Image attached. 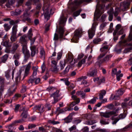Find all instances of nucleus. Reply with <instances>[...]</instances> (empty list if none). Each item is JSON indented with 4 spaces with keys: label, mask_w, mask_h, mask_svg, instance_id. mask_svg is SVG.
Masks as SVG:
<instances>
[{
    "label": "nucleus",
    "mask_w": 132,
    "mask_h": 132,
    "mask_svg": "<svg viewBox=\"0 0 132 132\" xmlns=\"http://www.w3.org/2000/svg\"><path fill=\"white\" fill-rule=\"evenodd\" d=\"M19 42L22 46V52L24 55V61L26 62L30 57V54L27 46V36L24 34L20 37Z\"/></svg>",
    "instance_id": "nucleus-1"
},
{
    "label": "nucleus",
    "mask_w": 132,
    "mask_h": 132,
    "mask_svg": "<svg viewBox=\"0 0 132 132\" xmlns=\"http://www.w3.org/2000/svg\"><path fill=\"white\" fill-rule=\"evenodd\" d=\"M43 0L45 2V3L44 5V6L43 8V10L44 12L45 18V19H46L47 20L49 19L50 17V14L48 12L49 4L48 2H47V4H46L47 0Z\"/></svg>",
    "instance_id": "nucleus-2"
},
{
    "label": "nucleus",
    "mask_w": 132,
    "mask_h": 132,
    "mask_svg": "<svg viewBox=\"0 0 132 132\" xmlns=\"http://www.w3.org/2000/svg\"><path fill=\"white\" fill-rule=\"evenodd\" d=\"M82 32V30L81 28H79L76 30L74 32V34L71 41L74 43H77L79 38L81 37Z\"/></svg>",
    "instance_id": "nucleus-3"
},
{
    "label": "nucleus",
    "mask_w": 132,
    "mask_h": 132,
    "mask_svg": "<svg viewBox=\"0 0 132 132\" xmlns=\"http://www.w3.org/2000/svg\"><path fill=\"white\" fill-rule=\"evenodd\" d=\"M92 0H79L75 1L74 2L73 4H72L70 6V8L72 11H73L75 10L77 8V6L80 4L84 2L89 3Z\"/></svg>",
    "instance_id": "nucleus-4"
},
{
    "label": "nucleus",
    "mask_w": 132,
    "mask_h": 132,
    "mask_svg": "<svg viewBox=\"0 0 132 132\" xmlns=\"http://www.w3.org/2000/svg\"><path fill=\"white\" fill-rule=\"evenodd\" d=\"M96 25V23H94L92 25L91 28L88 30V37L90 39L92 38L95 35Z\"/></svg>",
    "instance_id": "nucleus-5"
},
{
    "label": "nucleus",
    "mask_w": 132,
    "mask_h": 132,
    "mask_svg": "<svg viewBox=\"0 0 132 132\" xmlns=\"http://www.w3.org/2000/svg\"><path fill=\"white\" fill-rule=\"evenodd\" d=\"M119 109H117L116 110V111H111L109 112H101L100 113V115L101 116L106 118H109L111 115L116 114V112Z\"/></svg>",
    "instance_id": "nucleus-6"
},
{
    "label": "nucleus",
    "mask_w": 132,
    "mask_h": 132,
    "mask_svg": "<svg viewBox=\"0 0 132 132\" xmlns=\"http://www.w3.org/2000/svg\"><path fill=\"white\" fill-rule=\"evenodd\" d=\"M116 115L112 117L111 119L112 120H114L112 122V124H116L117 122L120 119H124L125 117V115L122 114H120L118 117L115 118V117Z\"/></svg>",
    "instance_id": "nucleus-7"
},
{
    "label": "nucleus",
    "mask_w": 132,
    "mask_h": 132,
    "mask_svg": "<svg viewBox=\"0 0 132 132\" xmlns=\"http://www.w3.org/2000/svg\"><path fill=\"white\" fill-rule=\"evenodd\" d=\"M97 72V69L92 68L90 69L87 73V75L89 77H94L96 75Z\"/></svg>",
    "instance_id": "nucleus-8"
},
{
    "label": "nucleus",
    "mask_w": 132,
    "mask_h": 132,
    "mask_svg": "<svg viewBox=\"0 0 132 132\" xmlns=\"http://www.w3.org/2000/svg\"><path fill=\"white\" fill-rule=\"evenodd\" d=\"M59 91L57 90L54 93L52 94L51 95V96H52L54 98V102L52 103L53 104H54L58 101L57 98L60 96V95L59 94Z\"/></svg>",
    "instance_id": "nucleus-9"
},
{
    "label": "nucleus",
    "mask_w": 132,
    "mask_h": 132,
    "mask_svg": "<svg viewBox=\"0 0 132 132\" xmlns=\"http://www.w3.org/2000/svg\"><path fill=\"white\" fill-rule=\"evenodd\" d=\"M30 49L31 51V56L33 57H34L36 54L38 52V49L35 46H32L30 47Z\"/></svg>",
    "instance_id": "nucleus-10"
},
{
    "label": "nucleus",
    "mask_w": 132,
    "mask_h": 132,
    "mask_svg": "<svg viewBox=\"0 0 132 132\" xmlns=\"http://www.w3.org/2000/svg\"><path fill=\"white\" fill-rule=\"evenodd\" d=\"M29 108L27 109H25V107H23L22 109H20L19 111L21 112V111H23L21 116L23 118L26 119L27 117V111Z\"/></svg>",
    "instance_id": "nucleus-11"
},
{
    "label": "nucleus",
    "mask_w": 132,
    "mask_h": 132,
    "mask_svg": "<svg viewBox=\"0 0 132 132\" xmlns=\"http://www.w3.org/2000/svg\"><path fill=\"white\" fill-rule=\"evenodd\" d=\"M100 50L102 53L98 56L97 59L98 60L102 58L108 52L109 49L101 48Z\"/></svg>",
    "instance_id": "nucleus-12"
},
{
    "label": "nucleus",
    "mask_w": 132,
    "mask_h": 132,
    "mask_svg": "<svg viewBox=\"0 0 132 132\" xmlns=\"http://www.w3.org/2000/svg\"><path fill=\"white\" fill-rule=\"evenodd\" d=\"M104 10L102 9L101 10L97 9L94 13V16L98 19L100 17L101 15L104 13Z\"/></svg>",
    "instance_id": "nucleus-13"
},
{
    "label": "nucleus",
    "mask_w": 132,
    "mask_h": 132,
    "mask_svg": "<svg viewBox=\"0 0 132 132\" xmlns=\"http://www.w3.org/2000/svg\"><path fill=\"white\" fill-rule=\"evenodd\" d=\"M31 63H29L27 65L25 68L23 78L28 76L30 73Z\"/></svg>",
    "instance_id": "nucleus-14"
},
{
    "label": "nucleus",
    "mask_w": 132,
    "mask_h": 132,
    "mask_svg": "<svg viewBox=\"0 0 132 132\" xmlns=\"http://www.w3.org/2000/svg\"><path fill=\"white\" fill-rule=\"evenodd\" d=\"M65 29L63 27L60 26L59 29L57 31V32L59 35V38H62L63 36L64 33Z\"/></svg>",
    "instance_id": "nucleus-15"
},
{
    "label": "nucleus",
    "mask_w": 132,
    "mask_h": 132,
    "mask_svg": "<svg viewBox=\"0 0 132 132\" xmlns=\"http://www.w3.org/2000/svg\"><path fill=\"white\" fill-rule=\"evenodd\" d=\"M105 80V78L104 77L94 78L93 79L94 82L97 81L98 84L99 85L100 84L104 82Z\"/></svg>",
    "instance_id": "nucleus-16"
},
{
    "label": "nucleus",
    "mask_w": 132,
    "mask_h": 132,
    "mask_svg": "<svg viewBox=\"0 0 132 132\" xmlns=\"http://www.w3.org/2000/svg\"><path fill=\"white\" fill-rule=\"evenodd\" d=\"M9 55L7 54H6L2 56L1 58V61L0 64L2 63H6L8 59Z\"/></svg>",
    "instance_id": "nucleus-17"
},
{
    "label": "nucleus",
    "mask_w": 132,
    "mask_h": 132,
    "mask_svg": "<svg viewBox=\"0 0 132 132\" xmlns=\"http://www.w3.org/2000/svg\"><path fill=\"white\" fill-rule=\"evenodd\" d=\"M19 45L18 44L14 43L12 45L11 50V53L12 54H14L16 51L19 47Z\"/></svg>",
    "instance_id": "nucleus-18"
},
{
    "label": "nucleus",
    "mask_w": 132,
    "mask_h": 132,
    "mask_svg": "<svg viewBox=\"0 0 132 132\" xmlns=\"http://www.w3.org/2000/svg\"><path fill=\"white\" fill-rule=\"evenodd\" d=\"M14 86H11L8 90V94L9 96L12 95L15 91L16 88H13Z\"/></svg>",
    "instance_id": "nucleus-19"
},
{
    "label": "nucleus",
    "mask_w": 132,
    "mask_h": 132,
    "mask_svg": "<svg viewBox=\"0 0 132 132\" xmlns=\"http://www.w3.org/2000/svg\"><path fill=\"white\" fill-rule=\"evenodd\" d=\"M67 19L65 17L63 14L61 16L60 19V24L63 25L67 21Z\"/></svg>",
    "instance_id": "nucleus-20"
},
{
    "label": "nucleus",
    "mask_w": 132,
    "mask_h": 132,
    "mask_svg": "<svg viewBox=\"0 0 132 132\" xmlns=\"http://www.w3.org/2000/svg\"><path fill=\"white\" fill-rule=\"evenodd\" d=\"M18 25L15 24L14 25L12 28V31L11 32V34L16 35V32L18 31L17 30Z\"/></svg>",
    "instance_id": "nucleus-21"
},
{
    "label": "nucleus",
    "mask_w": 132,
    "mask_h": 132,
    "mask_svg": "<svg viewBox=\"0 0 132 132\" xmlns=\"http://www.w3.org/2000/svg\"><path fill=\"white\" fill-rule=\"evenodd\" d=\"M73 58L72 55L68 54L66 60H65L66 62H69V63H71L73 61Z\"/></svg>",
    "instance_id": "nucleus-22"
},
{
    "label": "nucleus",
    "mask_w": 132,
    "mask_h": 132,
    "mask_svg": "<svg viewBox=\"0 0 132 132\" xmlns=\"http://www.w3.org/2000/svg\"><path fill=\"white\" fill-rule=\"evenodd\" d=\"M66 62V61L65 60L63 61H60V65L61 70H62L64 69L65 65Z\"/></svg>",
    "instance_id": "nucleus-23"
},
{
    "label": "nucleus",
    "mask_w": 132,
    "mask_h": 132,
    "mask_svg": "<svg viewBox=\"0 0 132 132\" xmlns=\"http://www.w3.org/2000/svg\"><path fill=\"white\" fill-rule=\"evenodd\" d=\"M31 7H29L28 9H26L24 12L23 14L21 16V17L22 18H24L29 16L30 15V13L28 12V11L30 10Z\"/></svg>",
    "instance_id": "nucleus-24"
},
{
    "label": "nucleus",
    "mask_w": 132,
    "mask_h": 132,
    "mask_svg": "<svg viewBox=\"0 0 132 132\" xmlns=\"http://www.w3.org/2000/svg\"><path fill=\"white\" fill-rule=\"evenodd\" d=\"M73 115V113H71L65 119V121L66 123H69L71 121L72 119V116Z\"/></svg>",
    "instance_id": "nucleus-25"
},
{
    "label": "nucleus",
    "mask_w": 132,
    "mask_h": 132,
    "mask_svg": "<svg viewBox=\"0 0 132 132\" xmlns=\"http://www.w3.org/2000/svg\"><path fill=\"white\" fill-rule=\"evenodd\" d=\"M106 94V91L104 90H101L100 93L99 94V99L100 100L103 99V96H105Z\"/></svg>",
    "instance_id": "nucleus-26"
},
{
    "label": "nucleus",
    "mask_w": 132,
    "mask_h": 132,
    "mask_svg": "<svg viewBox=\"0 0 132 132\" xmlns=\"http://www.w3.org/2000/svg\"><path fill=\"white\" fill-rule=\"evenodd\" d=\"M112 56V55L111 54L107 55L104 58L101 62H107Z\"/></svg>",
    "instance_id": "nucleus-27"
},
{
    "label": "nucleus",
    "mask_w": 132,
    "mask_h": 132,
    "mask_svg": "<svg viewBox=\"0 0 132 132\" xmlns=\"http://www.w3.org/2000/svg\"><path fill=\"white\" fill-rule=\"evenodd\" d=\"M20 57V54L19 53H16L13 55L12 59L13 60H19Z\"/></svg>",
    "instance_id": "nucleus-28"
},
{
    "label": "nucleus",
    "mask_w": 132,
    "mask_h": 132,
    "mask_svg": "<svg viewBox=\"0 0 132 132\" xmlns=\"http://www.w3.org/2000/svg\"><path fill=\"white\" fill-rule=\"evenodd\" d=\"M103 40L100 38H97L94 39L93 42L94 44H100V43Z\"/></svg>",
    "instance_id": "nucleus-29"
},
{
    "label": "nucleus",
    "mask_w": 132,
    "mask_h": 132,
    "mask_svg": "<svg viewBox=\"0 0 132 132\" xmlns=\"http://www.w3.org/2000/svg\"><path fill=\"white\" fill-rule=\"evenodd\" d=\"M76 94L78 96L81 95V97L82 98H84L85 96V93L83 91H81L77 92Z\"/></svg>",
    "instance_id": "nucleus-30"
},
{
    "label": "nucleus",
    "mask_w": 132,
    "mask_h": 132,
    "mask_svg": "<svg viewBox=\"0 0 132 132\" xmlns=\"http://www.w3.org/2000/svg\"><path fill=\"white\" fill-rule=\"evenodd\" d=\"M21 72H19L17 74V76L15 78V83L16 84H18L19 81L21 77Z\"/></svg>",
    "instance_id": "nucleus-31"
},
{
    "label": "nucleus",
    "mask_w": 132,
    "mask_h": 132,
    "mask_svg": "<svg viewBox=\"0 0 132 132\" xmlns=\"http://www.w3.org/2000/svg\"><path fill=\"white\" fill-rule=\"evenodd\" d=\"M69 130L70 132H76L77 131L76 126L75 125L69 128Z\"/></svg>",
    "instance_id": "nucleus-32"
},
{
    "label": "nucleus",
    "mask_w": 132,
    "mask_h": 132,
    "mask_svg": "<svg viewBox=\"0 0 132 132\" xmlns=\"http://www.w3.org/2000/svg\"><path fill=\"white\" fill-rule=\"evenodd\" d=\"M130 4V3L128 2H124L123 6L124 9H123L122 10L124 11H125L128 8Z\"/></svg>",
    "instance_id": "nucleus-33"
},
{
    "label": "nucleus",
    "mask_w": 132,
    "mask_h": 132,
    "mask_svg": "<svg viewBox=\"0 0 132 132\" xmlns=\"http://www.w3.org/2000/svg\"><path fill=\"white\" fill-rule=\"evenodd\" d=\"M1 44L6 47H9L11 46V45L10 44L9 42L7 41L2 42Z\"/></svg>",
    "instance_id": "nucleus-34"
},
{
    "label": "nucleus",
    "mask_w": 132,
    "mask_h": 132,
    "mask_svg": "<svg viewBox=\"0 0 132 132\" xmlns=\"http://www.w3.org/2000/svg\"><path fill=\"white\" fill-rule=\"evenodd\" d=\"M32 29L30 28L27 34V37H28L29 39H30L32 36L33 35V34L32 33Z\"/></svg>",
    "instance_id": "nucleus-35"
},
{
    "label": "nucleus",
    "mask_w": 132,
    "mask_h": 132,
    "mask_svg": "<svg viewBox=\"0 0 132 132\" xmlns=\"http://www.w3.org/2000/svg\"><path fill=\"white\" fill-rule=\"evenodd\" d=\"M17 37H16V35L11 34L10 38V40L12 42H15L16 40Z\"/></svg>",
    "instance_id": "nucleus-36"
},
{
    "label": "nucleus",
    "mask_w": 132,
    "mask_h": 132,
    "mask_svg": "<svg viewBox=\"0 0 132 132\" xmlns=\"http://www.w3.org/2000/svg\"><path fill=\"white\" fill-rule=\"evenodd\" d=\"M81 11L82 10L81 9H80L76 12H74L73 14V16L74 17H76L79 15L80 14V13Z\"/></svg>",
    "instance_id": "nucleus-37"
},
{
    "label": "nucleus",
    "mask_w": 132,
    "mask_h": 132,
    "mask_svg": "<svg viewBox=\"0 0 132 132\" xmlns=\"http://www.w3.org/2000/svg\"><path fill=\"white\" fill-rule=\"evenodd\" d=\"M11 70L9 69L5 72V76L7 79H9L10 77V72Z\"/></svg>",
    "instance_id": "nucleus-38"
},
{
    "label": "nucleus",
    "mask_w": 132,
    "mask_h": 132,
    "mask_svg": "<svg viewBox=\"0 0 132 132\" xmlns=\"http://www.w3.org/2000/svg\"><path fill=\"white\" fill-rule=\"evenodd\" d=\"M14 122V123H15V124H16V123H22L23 122H24L25 121L22 118V119H19L18 120H16Z\"/></svg>",
    "instance_id": "nucleus-39"
},
{
    "label": "nucleus",
    "mask_w": 132,
    "mask_h": 132,
    "mask_svg": "<svg viewBox=\"0 0 132 132\" xmlns=\"http://www.w3.org/2000/svg\"><path fill=\"white\" fill-rule=\"evenodd\" d=\"M124 90L122 88L119 89L117 92V94L119 95H121L123 94L124 93Z\"/></svg>",
    "instance_id": "nucleus-40"
},
{
    "label": "nucleus",
    "mask_w": 132,
    "mask_h": 132,
    "mask_svg": "<svg viewBox=\"0 0 132 132\" xmlns=\"http://www.w3.org/2000/svg\"><path fill=\"white\" fill-rule=\"evenodd\" d=\"M4 27L5 30L7 31L11 28V27L8 24H5L4 25Z\"/></svg>",
    "instance_id": "nucleus-41"
},
{
    "label": "nucleus",
    "mask_w": 132,
    "mask_h": 132,
    "mask_svg": "<svg viewBox=\"0 0 132 132\" xmlns=\"http://www.w3.org/2000/svg\"><path fill=\"white\" fill-rule=\"evenodd\" d=\"M45 108H44L45 110H51V105L49 104L48 103H46L45 105Z\"/></svg>",
    "instance_id": "nucleus-42"
},
{
    "label": "nucleus",
    "mask_w": 132,
    "mask_h": 132,
    "mask_svg": "<svg viewBox=\"0 0 132 132\" xmlns=\"http://www.w3.org/2000/svg\"><path fill=\"white\" fill-rule=\"evenodd\" d=\"M70 69V67L68 66H67L65 68V70L62 72V74L64 75L67 73L69 72Z\"/></svg>",
    "instance_id": "nucleus-43"
},
{
    "label": "nucleus",
    "mask_w": 132,
    "mask_h": 132,
    "mask_svg": "<svg viewBox=\"0 0 132 132\" xmlns=\"http://www.w3.org/2000/svg\"><path fill=\"white\" fill-rule=\"evenodd\" d=\"M22 21H27L28 22L31 23L32 21V19L29 17H27L25 18H24Z\"/></svg>",
    "instance_id": "nucleus-44"
},
{
    "label": "nucleus",
    "mask_w": 132,
    "mask_h": 132,
    "mask_svg": "<svg viewBox=\"0 0 132 132\" xmlns=\"http://www.w3.org/2000/svg\"><path fill=\"white\" fill-rule=\"evenodd\" d=\"M48 122L49 123H51L53 125L59 124L60 123V122L59 121H56L54 120H48Z\"/></svg>",
    "instance_id": "nucleus-45"
},
{
    "label": "nucleus",
    "mask_w": 132,
    "mask_h": 132,
    "mask_svg": "<svg viewBox=\"0 0 132 132\" xmlns=\"http://www.w3.org/2000/svg\"><path fill=\"white\" fill-rule=\"evenodd\" d=\"M19 21L18 20H12L9 21L10 24L11 25H15V24L18 23Z\"/></svg>",
    "instance_id": "nucleus-46"
},
{
    "label": "nucleus",
    "mask_w": 132,
    "mask_h": 132,
    "mask_svg": "<svg viewBox=\"0 0 132 132\" xmlns=\"http://www.w3.org/2000/svg\"><path fill=\"white\" fill-rule=\"evenodd\" d=\"M96 98L94 97L92 99L88 101L87 103L90 104H93L96 101Z\"/></svg>",
    "instance_id": "nucleus-47"
},
{
    "label": "nucleus",
    "mask_w": 132,
    "mask_h": 132,
    "mask_svg": "<svg viewBox=\"0 0 132 132\" xmlns=\"http://www.w3.org/2000/svg\"><path fill=\"white\" fill-rule=\"evenodd\" d=\"M21 10L16 9L15 10V12L13 13V14L15 15H19L21 13Z\"/></svg>",
    "instance_id": "nucleus-48"
},
{
    "label": "nucleus",
    "mask_w": 132,
    "mask_h": 132,
    "mask_svg": "<svg viewBox=\"0 0 132 132\" xmlns=\"http://www.w3.org/2000/svg\"><path fill=\"white\" fill-rule=\"evenodd\" d=\"M41 58L42 59H44L45 58V52L43 50H41L40 52Z\"/></svg>",
    "instance_id": "nucleus-49"
},
{
    "label": "nucleus",
    "mask_w": 132,
    "mask_h": 132,
    "mask_svg": "<svg viewBox=\"0 0 132 132\" xmlns=\"http://www.w3.org/2000/svg\"><path fill=\"white\" fill-rule=\"evenodd\" d=\"M35 77L34 76H31V78L29 80V83L31 84L35 82Z\"/></svg>",
    "instance_id": "nucleus-50"
},
{
    "label": "nucleus",
    "mask_w": 132,
    "mask_h": 132,
    "mask_svg": "<svg viewBox=\"0 0 132 132\" xmlns=\"http://www.w3.org/2000/svg\"><path fill=\"white\" fill-rule=\"evenodd\" d=\"M100 122L101 124L103 125L108 124L109 123V122L106 121L105 120L102 118Z\"/></svg>",
    "instance_id": "nucleus-51"
},
{
    "label": "nucleus",
    "mask_w": 132,
    "mask_h": 132,
    "mask_svg": "<svg viewBox=\"0 0 132 132\" xmlns=\"http://www.w3.org/2000/svg\"><path fill=\"white\" fill-rule=\"evenodd\" d=\"M85 62V59H82V60L79 61L78 64V66L80 67L82 64L84 63Z\"/></svg>",
    "instance_id": "nucleus-52"
},
{
    "label": "nucleus",
    "mask_w": 132,
    "mask_h": 132,
    "mask_svg": "<svg viewBox=\"0 0 132 132\" xmlns=\"http://www.w3.org/2000/svg\"><path fill=\"white\" fill-rule=\"evenodd\" d=\"M56 111L60 113H63L65 112L63 108L60 109V107H58L57 108Z\"/></svg>",
    "instance_id": "nucleus-53"
},
{
    "label": "nucleus",
    "mask_w": 132,
    "mask_h": 132,
    "mask_svg": "<svg viewBox=\"0 0 132 132\" xmlns=\"http://www.w3.org/2000/svg\"><path fill=\"white\" fill-rule=\"evenodd\" d=\"M101 48L108 49V46L107 45V43L106 42H105L102 44Z\"/></svg>",
    "instance_id": "nucleus-54"
},
{
    "label": "nucleus",
    "mask_w": 132,
    "mask_h": 132,
    "mask_svg": "<svg viewBox=\"0 0 132 132\" xmlns=\"http://www.w3.org/2000/svg\"><path fill=\"white\" fill-rule=\"evenodd\" d=\"M20 106V105L19 104H17L15 106L14 110L15 112H17L18 111Z\"/></svg>",
    "instance_id": "nucleus-55"
},
{
    "label": "nucleus",
    "mask_w": 132,
    "mask_h": 132,
    "mask_svg": "<svg viewBox=\"0 0 132 132\" xmlns=\"http://www.w3.org/2000/svg\"><path fill=\"white\" fill-rule=\"evenodd\" d=\"M97 122V121L95 120H90L87 122V124L89 125H92Z\"/></svg>",
    "instance_id": "nucleus-56"
},
{
    "label": "nucleus",
    "mask_w": 132,
    "mask_h": 132,
    "mask_svg": "<svg viewBox=\"0 0 132 132\" xmlns=\"http://www.w3.org/2000/svg\"><path fill=\"white\" fill-rule=\"evenodd\" d=\"M36 125L34 124H29L28 126V129H32L36 127Z\"/></svg>",
    "instance_id": "nucleus-57"
},
{
    "label": "nucleus",
    "mask_w": 132,
    "mask_h": 132,
    "mask_svg": "<svg viewBox=\"0 0 132 132\" xmlns=\"http://www.w3.org/2000/svg\"><path fill=\"white\" fill-rule=\"evenodd\" d=\"M4 85H2L0 86V96L2 95L4 89Z\"/></svg>",
    "instance_id": "nucleus-58"
},
{
    "label": "nucleus",
    "mask_w": 132,
    "mask_h": 132,
    "mask_svg": "<svg viewBox=\"0 0 132 132\" xmlns=\"http://www.w3.org/2000/svg\"><path fill=\"white\" fill-rule=\"evenodd\" d=\"M26 87L24 85H22V88L21 90V92L24 93L25 92L26 90Z\"/></svg>",
    "instance_id": "nucleus-59"
},
{
    "label": "nucleus",
    "mask_w": 132,
    "mask_h": 132,
    "mask_svg": "<svg viewBox=\"0 0 132 132\" xmlns=\"http://www.w3.org/2000/svg\"><path fill=\"white\" fill-rule=\"evenodd\" d=\"M62 53L61 52H59L57 53V60H60L61 58Z\"/></svg>",
    "instance_id": "nucleus-60"
},
{
    "label": "nucleus",
    "mask_w": 132,
    "mask_h": 132,
    "mask_svg": "<svg viewBox=\"0 0 132 132\" xmlns=\"http://www.w3.org/2000/svg\"><path fill=\"white\" fill-rule=\"evenodd\" d=\"M39 108V111L40 112H42L45 110L44 108L42 105H40V107Z\"/></svg>",
    "instance_id": "nucleus-61"
},
{
    "label": "nucleus",
    "mask_w": 132,
    "mask_h": 132,
    "mask_svg": "<svg viewBox=\"0 0 132 132\" xmlns=\"http://www.w3.org/2000/svg\"><path fill=\"white\" fill-rule=\"evenodd\" d=\"M109 20L110 21H111L113 18V14L111 12H110L109 13Z\"/></svg>",
    "instance_id": "nucleus-62"
},
{
    "label": "nucleus",
    "mask_w": 132,
    "mask_h": 132,
    "mask_svg": "<svg viewBox=\"0 0 132 132\" xmlns=\"http://www.w3.org/2000/svg\"><path fill=\"white\" fill-rule=\"evenodd\" d=\"M40 81V79L39 78H36L35 77V83L36 84H38Z\"/></svg>",
    "instance_id": "nucleus-63"
},
{
    "label": "nucleus",
    "mask_w": 132,
    "mask_h": 132,
    "mask_svg": "<svg viewBox=\"0 0 132 132\" xmlns=\"http://www.w3.org/2000/svg\"><path fill=\"white\" fill-rule=\"evenodd\" d=\"M87 82L85 80H83L81 83V85H84L85 87H86L88 86V85H87Z\"/></svg>",
    "instance_id": "nucleus-64"
}]
</instances>
